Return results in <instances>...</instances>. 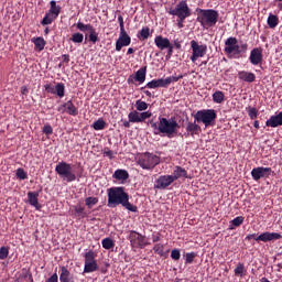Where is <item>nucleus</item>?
I'll return each instance as SVG.
<instances>
[{
    "mask_svg": "<svg viewBox=\"0 0 282 282\" xmlns=\"http://www.w3.org/2000/svg\"><path fill=\"white\" fill-rule=\"evenodd\" d=\"M267 24L269 28L274 29L279 24V17L270 13L267 19Z\"/></svg>",
    "mask_w": 282,
    "mask_h": 282,
    "instance_id": "nucleus-32",
    "label": "nucleus"
},
{
    "mask_svg": "<svg viewBox=\"0 0 282 282\" xmlns=\"http://www.w3.org/2000/svg\"><path fill=\"white\" fill-rule=\"evenodd\" d=\"M169 14L176 17V19H187L192 15V10L186 0H181L176 7L170 9Z\"/></svg>",
    "mask_w": 282,
    "mask_h": 282,
    "instance_id": "nucleus-7",
    "label": "nucleus"
},
{
    "mask_svg": "<svg viewBox=\"0 0 282 282\" xmlns=\"http://www.w3.org/2000/svg\"><path fill=\"white\" fill-rule=\"evenodd\" d=\"M128 118H129V122H141L140 112H138L137 110L131 111L128 115Z\"/></svg>",
    "mask_w": 282,
    "mask_h": 282,
    "instance_id": "nucleus-38",
    "label": "nucleus"
},
{
    "mask_svg": "<svg viewBox=\"0 0 282 282\" xmlns=\"http://www.w3.org/2000/svg\"><path fill=\"white\" fill-rule=\"evenodd\" d=\"M243 223H245V217L238 216V217L231 219V223H229V224H231V226H234V227H240L241 225H243Z\"/></svg>",
    "mask_w": 282,
    "mask_h": 282,
    "instance_id": "nucleus-44",
    "label": "nucleus"
},
{
    "mask_svg": "<svg viewBox=\"0 0 282 282\" xmlns=\"http://www.w3.org/2000/svg\"><path fill=\"white\" fill-rule=\"evenodd\" d=\"M248 51V44H238L237 37H229L227 41H225V53L227 54H234V55H239L242 52Z\"/></svg>",
    "mask_w": 282,
    "mask_h": 282,
    "instance_id": "nucleus-5",
    "label": "nucleus"
},
{
    "mask_svg": "<svg viewBox=\"0 0 282 282\" xmlns=\"http://www.w3.org/2000/svg\"><path fill=\"white\" fill-rule=\"evenodd\" d=\"M272 174L271 167L258 166L251 170L250 175L254 182H259L262 178H269Z\"/></svg>",
    "mask_w": 282,
    "mask_h": 282,
    "instance_id": "nucleus-11",
    "label": "nucleus"
},
{
    "mask_svg": "<svg viewBox=\"0 0 282 282\" xmlns=\"http://www.w3.org/2000/svg\"><path fill=\"white\" fill-rule=\"evenodd\" d=\"M9 256V248L8 247H1L0 248V260H6Z\"/></svg>",
    "mask_w": 282,
    "mask_h": 282,
    "instance_id": "nucleus-52",
    "label": "nucleus"
},
{
    "mask_svg": "<svg viewBox=\"0 0 282 282\" xmlns=\"http://www.w3.org/2000/svg\"><path fill=\"white\" fill-rule=\"evenodd\" d=\"M160 163V158L152 153H145L139 159V165L143 170H153Z\"/></svg>",
    "mask_w": 282,
    "mask_h": 282,
    "instance_id": "nucleus-8",
    "label": "nucleus"
},
{
    "mask_svg": "<svg viewBox=\"0 0 282 282\" xmlns=\"http://www.w3.org/2000/svg\"><path fill=\"white\" fill-rule=\"evenodd\" d=\"M196 257L197 253L194 251L185 253V264H193Z\"/></svg>",
    "mask_w": 282,
    "mask_h": 282,
    "instance_id": "nucleus-40",
    "label": "nucleus"
},
{
    "mask_svg": "<svg viewBox=\"0 0 282 282\" xmlns=\"http://www.w3.org/2000/svg\"><path fill=\"white\" fill-rule=\"evenodd\" d=\"M169 51H167V55H166V59H170L171 57H172V55H173V45L172 44H170V46L169 47H166Z\"/></svg>",
    "mask_w": 282,
    "mask_h": 282,
    "instance_id": "nucleus-60",
    "label": "nucleus"
},
{
    "mask_svg": "<svg viewBox=\"0 0 282 282\" xmlns=\"http://www.w3.org/2000/svg\"><path fill=\"white\" fill-rule=\"evenodd\" d=\"M99 199L97 197H87L85 200L86 206L90 209L98 204Z\"/></svg>",
    "mask_w": 282,
    "mask_h": 282,
    "instance_id": "nucleus-43",
    "label": "nucleus"
},
{
    "mask_svg": "<svg viewBox=\"0 0 282 282\" xmlns=\"http://www.w3.org/2000/svg\"><path fill=\"white\" fill-rule=\"evenodd\" d=\"M145 87L151 88V89L158 88V87L166 88L167 85H166L165 78H159V79H153V80L149 82Z\"/></svg>",
    "mask_w": 282,
    "mask_h": 282,
    "instance_id": "nucleus-23",
    "label": "nucleus"
},
{
    "mask_svg": "<svg viewBox=\"0 0 282 282\" xmlns=\"http://www.w3.org/2000/svg\"><path fill=\"white\" fill-rule=\"evenodd\" d=\"M118 21H119V24H120V31H126V30H124L123 17H122V15H119V17H118Z\"/></svg>",
    "mask_w": 282,
    "mask_h": 282,
    "instance_id": "nucleus-58",
    "label": "nucleus"
},
{
    "mask_svg": "<svg viewBox=\"0 0 282 282\" xmlns=\"http://www.w3.org/2000/svg\"><path fill=\"white\" fill-rule=\"evenodd\" d=\"M104 155H107V158L113 160V152L109 148H105Z\"/></svg>",
    "mask_w": 282,
    "mask_h": 282,
    "instance_id": "nucleus-56",
    "label": "nucleus"
},
{
    "mask_svg": "<svg viewBox=\"0 0 282 282\" xmlns=\"http://www.w3.org/2000/svg\"><path fill=\"white\" fill-rule=\"evenodd\" d=\"M174 183L172 175H161L156 178L154 188L159 191L167 189Z\"/></svg>",
    "mask_w": 282,
    "mask_h": 282,
    "instance_id": "nucleus-13",
    "label": "nucleus"
},
{
    "mask_svg": "<svg viewBox=\"0 0 282 282\" xmlns=\"http://www.w3.org/2000/svg\"><path fill=\"white\" fill-rule=\"evenodd\" d=\"M129 240L131 242L132 248L144 249L145 247L150 246L147 236H143L135 230L130 231Z\"/></svg>",
    "mask_w": 282,
    "mask_h": 282,
    "instance_id": "nucleus-9",
    "label": "nucleus"
},
{
    "mask_svg": "<svg viewBox=\"0 0 282 282\" xmlns=\"http://www.w3.org/2000/svg\"><path fill=\"white\" fill-rule=\"evenodd\" d=\"M76 26L82 32H86V31L89 32V35H88L89 41L93 42L94 44L99 41L98 33L91 24L89 23L85 24L83 22H78Z\"/></svg>",
    "mask_w": 282,
    "mask_h": 282,
    "instance_id": "nucleus-12",
    "label": "nucleus"
},
{
    "mask_svg": "<svg viewBox=\"0 0 282 282\" xmlns=\"http://www.w3.org/2000/svg\"><path fill=\"white\" fill-rule=\"evenodd\" d=\"M282 239V235L279 232H262L259 236L254 238V241L257 242H270V241H276Z\"/></svg>",
    "mask_w": 282,
    "mask_h": 282,
    "instance_id": "nucleus-14",
    "label": "nucleus"
},
{
    "mask_svg": "<svg viewBox=\"0 0 282 282\" xmlns=\"http://www.w3.org/2000/svg\"><path fill=\"white\" fill-rule=\"evenodd\" d=\"M55 94L59 97V98H64L65 96V85L63 83H57L55 86Z\"/></svg>",
    "mask_w": 282,
    "mask_h": 282,
    "instance_id": "nucleus-35",
    "label": "nucleus"
},
{
    "mask_svg": "<svg viewBox=\"0 0 282 282\" xmlns=\"http://www.w3.org/2000/svg\"><path fill=\"white\" fill-rule=\"evenodd\" d=\"M196 122V120H194V122H187V127H185V131H187V134L192 138L202 133V128Z\"/></svg>",
    "mask_w": 282,
    "mask_h": 282,
    "instance_id": "nucleus-19",
    "label": "nucleus"
},
{
    "mask_svg": "<svg viewBox=\"0 0 282 282\" xmlns=\"http://www.w3.org/2000/svg\"><path fill=\"white\" fill-rule=\"evenodd\" d=\"M154 43L161 51L166 50L171 45V41L167 37H163L161 35L155 37Z\"/></svg>",
    "mask_w": 282,
    "mask_h": 282,
    "instance_id": "nucleus-20",
    "label": "nucleus"
},
{
    "mask_svg": "<svg viewBox=\"0 0 282 282\" xmlns=\"http://www.w3.org/2000/svg\"><path fill=\"white\" fill-rule=\"evenodd\" d=\"M216 118H217V113L215 109L198 110L194 115V120L196 122H204L205 127H210V124L215 122Z\"/></svg>",
    "mask_w": 282,
    "mask_h": 282,
    "instance_id": "nucleus-6",
    "label": "nucleus"
},
{
    "mask_svg": "<svg viewBox=\"0 0 282 282\" xmlns=\"http://www.w3.org/2000/svg\"><path fill=\"white\" fill-rule=\"evenodd\" d=\"M153 251L160 257H165L164 245L162 243L154 245Z\"/></svg>",
    "mask_w": 282,
    "mask_h": 282,
    "instance_id": "nucleus-41",
    "label": "nucleus"
},
{
    "mask_svg": "<svg viewBox=\"0 0 282 282\" xmlns=\"http://www.w3.org/2000/svg\"><path fill=\"white\" fill-rule=\"evenodd\" d=\"M147 78V66L140 68L135 74V80L140 84L144 83Z\"/></svg>",
    "mask_w": 282,
    "mask_h": 282,
    "instance_id": "nucleus-30",
    "label": "nucleus"
},
{
    "mask_svg": "<svg viewBox=\"0 0 282 282\" xmlns=\"http://www.w3.org/2000/svg\"><path fill=\"white\" fill-rule=\"evenodd\" d=\"M55 172L66 183H74L77 180V175L74 172L72 164L67 162H58Z\"/></svg>",
    "mask_w": 282,
    "mask_h": 282,
    "instance_id": "nucleus-4",
    "label": "nucleus"
},
{
    "mask_svg": "<svg viewBox=\"0 0 282 282\" xmlns=\"http://www.w3.org/2000/svg\"><path fill=\"white\" fill-rule=\"evenodd\" d=\"M186 19L184 18H176V25H178V29H182L184 26V22Z\"/></svg>",
    "mask_w": 282,
    "mask_h": 282,
    "instance_id": "nucleus-57",
    "label": "nucleus"
},
{
    "mask_svg": "<svg viewBox=\"0 0 282 282\" xmlns=\"http://www.w3.org/2000/svg\"><path fill=\"white\" fill-rule=\"evenodd\" d=\"M98 270L97 262H85L84 273H94Z\"/></svg>",
    "mask_w": 282,
    "mask_h": 282,
    "instance_id": "nucleus-33",
    "label": "nucleus"
},
{
    "mask_svg": "<svg viewBox=\"0 0 282 282\" xmlns=\"http://www.w3.org/2000/svg\"><path fill=\"white\" fill-rule=\"evenodd\" d=\"M17 178L20 181H25L28 180V174L23 169H18L17 171Z\"/></svg>",
    "mask_w": 282,
    "mask_h": 282,
    "instance_id": "nucleus-49",
    "label": "nucleus"
},
{
    "mask_svg": "<svg viewBox=\"0 0 282 282\" xmlns=\"http://www.w3.org/2000/svg\"><path fill=\"white\" fill-rule=\"evenodd\" d=\"M152 240L154 243L160 242V240H161L160 235H153Z\"/></svg>",
    "mask_w": 282,
    "mask_h": 282,
    "instance_id": "nucleus-63",
    "label": "nucleus"
},
{
    "mask_svg": "<svg viewBox=\"0 0 282 282\" xmlns=\"http://www.w3.org/2000/svg\"><path fill=\"white\" fill-rule=\"evenodd\" d=\"M102 248L106 250H111L115 247V242L111 238H105L102 239Z\"/></svg>",
    "mask_w": 282,
    "mask_h": 282,
    "instance_id": "nucleus-39",
    "label": "nucleus"
},
{
    "mask_svg": "<svg viewBox=\"0 0 282 282\" xmlns=\"http://www.w3.org/2000/svg\"><path fill=\"white\" fill-rule=\"evenodd\" d=\"M65 107L68 116H78V109L74 106L72 100L65 102Z\"/></svg>",
    "mask_w": 282,
    "mask_h": 282,
    "instance_id": "nucleus-27",
    "label": "nucleus"
},
{
    "mask_svg": "<svg viewBox=\"0 0 282 282\" xmlns=\"http://www.w3.org/2000/svg\"><path fill=\"white\" fill-rule=\"evenodd\" d=\"M212 100H214L216 105H221L225 100V94L221 90H217L212 95Z\"/></svg>",
    "mask_w": 282,
    "mask_h": 282,
    "instance_id": "nucleus-29",
    "label": "nucleus"
},
{
    "mask_svg": "<svg viewBox=\"0 0 282 282\" xmlns=\"http://www.w3.org/2000/svg\"><path fill=\"white\" fill-rule=\"evenodd\" d=\"M46 282H58V275L57 273H54L52 276H50Z\"/></svg>",
    "mask_w": 282,
    "mask_h": 282,
    "instance_id": "nucleus-59",
    "label": "nucleus"
},
{
    "mask_svg": "<svg viewBox=\"0 0 282 282\" xmlns=\"http://www.w3.org/2000/svg\"><path fill=\"white\" fill-rule=\"evenodd\" d=\"M29 203L32 207H34L36 210H40V204H39V193L36 192H29L28 193Z\"/></svg>",
    "mask_w": 282,
    "mask_h": 282,
    "instance_id": "nucleus-22",
    "label": "nucleus"
},
{
    "mask_svg": "<svg viewBox=\"0 0 282 282\" xmlns=\"http://www.w3.org/2000/svg\"><path fill=\"white\" fill-rule=\"evenodd\" d=\"M69 61H70L69 55L68 54H64L63 55V62L68 63Z\"/></svg>",
    "mask_w": 282,
    "mask_h": 282,
    "instance_id": "nucleus-64",
    "label": "nucleus"
},
{
    "mask_svg": "<svg viewBox=\"0 0 282 282\" xmlns=\"http://www.w3.org/2000/svg\"><path fill=\"white\" fill-rule=\"evenodd\" d=\"M72 214L74 216H76V218L78 219H84L86 218V213H85V208L82 206H74V209L72 210Z\"/></svg>",
    "mask_w": 282,
    "mask_h": 282,
    "instance_id": "nucleus-28",
    "label": "nucleus"
},
{
    "mask_svg": "<svg viewBox=\"0 0 282 282\" xmlns=\"http://www.w3.org/2000/svg\"><path fill=\"white\" fill-rule=\"evenodd\" d=\"M189 45L192 46V57H189V59H192L194 63L199 57H204L206 55L208 48L206 44L200 45L197 41L192 40Z\"/></svg>",
    "mask_w": 282,
    "mask_h": 282,
    "instance_id": "nucleus-10",
    "label": "nucleus"
},
{
    "mask_svg": "<svg viewBox=\"0 0 282 282\" xmlns=\"http://www.w3.org/2000/svg\"><path fill=\"white\" fill-rule=\"evenodd\" d=\"M151 36V33H150V28L145 26L143 28L139 34H138V37L142 41L144 40H148L149 37Z\"/></svg>",
    "mask_w": 282,
    "mask_h": 282,
    "instance_id": "nucleus-36",
    "label": "nucleus"
},
{
    "mask_svg": "<svg viewBox=\"0 0 282 282\" xmlns=\"http://www.w3.org/2000/svg\"><path fill=\"white\" fill-rule=\"evenodd\" d=\"M265 127H271L272 129H275L276 127H282V111L279 112L276 116H271L265 121Z\"/></svg>",
    "mask_w": 282,
    "mask_h": 282,
    "instance_id": "nucleus-18",
    "label": "nucleus"
},
{
    "mask_svg": "<svg viewBox=\"0 0 282 282\" xmlns=\"http://www.w3.org/2000/svg\"><path fill=\"white\" fill-rule=\"evenodd\" d=\"M248 117L250 118V120H256L258 118V109L257 108H252L249 107L247 110Z\"/></svg>",
    "mask_w": 282,
    "mask_h": 282,
    "instance_id": "nucleus-46",
    "label": "nucleus"
},
{
    "mask_svg": "<svg viewBox=\"0 0 282 282\" xmlns=\"http://www.w3.org/2000/svg\"><path fill=\"white\" fill-rule=\"evenodd\" d=\"M56 20L55 18H53L52 15H50V13H46L45 17L43 18L41 24L42 25H48L52 24V22Z\"/></svg>",
    "mask_w": 282,
    "mask_h": 282,
    "instance_id": "nucleus-48",
    "label": "nucleus"
},
{
    "mask_svg": "<svg viewBox=\"0 0 282 282\" xmlns=\"http://www.w3.org/2000/svg\"><path fill=\"white\" fill-rule=\"evenodd\" d=\"M183 77H184L183 75H178V76H170V77L164 78V79H165L166 87H167L169 85H171L172 83L178 82V80L182 79Z\"/></svg>",
    "mask_w": 282,
    "mask_h": 282,
    "instance_id": "nucleus-47",
    "label": "nucleus"
},
{
    "mask_svg": "<svg viewBox=\"0 0 282 282\" xmlns=\"http://www.w3.org/2000/svg\"><path fill=\"white\" fill-rule=\"evenodd\" d=\"M149 105L145 101L137 100L135 101V109L137 111H147Z\"/></svg>",
    "mask_w": 282,
    "mask_h": 282,
    "instance_id": "nucleus-42",
    "label": "nucleus"
},
{
    "mask_svg": "<svg viewBox=\"0 0 282 282\" xmlns=\"http://www.w3.org/2000/svg\"><path fill=\"white\" fill-rule=\"evenodd\" d=\"M170 258L174 261H180L181 259V251L180 249H172V253L170 254Z\"/></svg>",
    "mask_w": 282,
    "mask_h": 282,
    "instance_id": "nucleus-51",
    "label": "nucleus"
},
{
    "mask_svg": "<svg viewBox=\"0 0 282 282\" xmlns=\"http://www.w3.org/2000/svg\"><path fill=\"white\" fill-rule=\"evenodd\" d=\"M188 180V173L182 166H174V172H172V181L176 182L178 180Z\"/></svg>",
    "mask_w": 282,
    "mask_h": 282,
    "instance_id": "nucleus-17",
    "label": "nucleus"
},
{
    "mask_svg": "<svg viewBox=\"0 0 282 282\" xmlns=\"http://www.w3.org/2000/svg\"><path fill=\"white\" fill-rule=\"evenodd\" d=\"M57 111H59V113H65V111H66V106H65V104L58 106V107H57Z\"/></svg>",
    "mask_w": 282,
    "mask_h": 282,
    "instance_id": "nucleus-61",
    "label": "nucleus"
},
{
    "mask_svg": "<svg viewBox=\"0 0 282 282\" xmlns=\"http://www.w3.org/2000/svg\"><path fill=\"white\" fill-rule=\"evenodd\" d=\"M45 90L47 94H56V86L54 87L53 85H45Z\"/></svg>",
    "mask_w": 282,
    "mask_h": 282,
    "instance_id": "nucleus-55",
    "label": "nucleus"
},
{
    "mask_svg": "<svg viewBox=\"0 0 282 282\" xmlns=\"http://www.w3.org/2000/svg\"><path fill=\"white\" fill-rule=\"evenodd\" d=\"M106 124L107 123L104 119H98L97 121L94 122L93 129H95V131H102V129H105Z\"/></svg>",
    "mask_w": 282,
    "mask_h": 282,
    "instance_id": "nucleus-37",
    "label": "nucleus"
},
{
    "mask_svg": "<svg viewBox=\"0 0 282 282\" xmlns=\"http://www.w3.org/2000/svg\"><path fill=\"white\" fill-rule=\"evenodd\" d=\"M249 62L252 65H259L263 62V50L261 47H254L250 51Z\"/></svg>",
    "mask_w": 282,
    "mask_h": 282,
    "instance_id": "nucleus-15",
    "label": "nucleus"
},
{
    "mask_svg": "<svg viewBox=\"0 0 282 282\" xmlns=\"http://www.w3.org/2000/svg\"><path fill=\"white\" fill-rule=\"evenodd\" d=\"M130 44H131L130 35L127 33L126 30H121L119 39H118V41L116 43V50L118 52H120L123 46H129Z\"/></svg>",
    "mask_w": 282,
    "mask_h": 282,
    "instance_id": "nucleus-16",
    "label": "nucleus"
},
{
    "mask_svg": "<svg viewBox=\"0 0 282 282\" xmlns=\"http://www.w3.org/2000/svg\"><path fill=\"white\" fill-rule=\"evenodd\" d=\"M198 17L196 21L200 23V26L208 29L215 26L218 22L219 12L214 9H196Z\"/></svg>",
    "mask_w": 282,
    "mask_h": 282,
    "instance_id": "nucleus-3",
    "label": "nucleus"
},
{
    "mask_svg": "<svg viewBox=\"0 0 282 282\" xmlns=\"http://www.w3.org/2000/svg\"><path fill=\"white\" fill-rule=\"evenodd\" d=\"M149 123L151 124L153 131H155L156 134L163 133L164 135H167V138H174V135H176L178 129L181 128L178 122L173 117L170 119L165 117H160L159 123L154 119H151Z\"/></svg>",
    "mask_w": 282,
    "mask_h": 282,
    "instance_id": "nucleus-2",
    "label": "nucleus"
},
{
    "mask_svg": "<svg viewBox=\"0 0 282 282\" xmlns=\"http://www.w3.org/2000/svg\"><path fill=\"white\" fill-rule=\"evenodd\" d=\"M43 133L45 134V135H52V133H53V128H52V126L51 124H45L44 126V128H43Z\"/></svg>",
    "mask_w": 282,
    "mask_h": 282,
    "instance_id": "nucleus-54",
    "label": "nucleus"
},
{
    "mask_svg": "<svg viewBox=\"0 0 282 282\" xmlns=\"http://www.w3.org/2000/svg\"><path fill=\"white\" fill-rule=\"evenodd\" d=\"M21 94H22L23 96H28L29 89H28L26 86H22V87H21Z\"/></svg>",
    "mask_w": 282,
    "mask_h": 282,
    "instance_id": "nucleus-62",
    "label": "nucleus"
},
{
    "mask_svg": "<svg viewBox=\"0 0 282 282\" xmlns=\"http://www.w3.org/2000/svg\"><path fill=\"white\" fill-rule=\"evenodd\" d=\"M120 205L131 213H138V207L129 202V194L124 187L108 188V207L116 208Z\"/></svg>",
    "mask_w": 282,
    "mask_h": 282,
    "instance_id": "nucleus-1",
    "label": "nucleus"
},
{
    "mask_svg": "<svg viewBox=\"0 0 282 282\" xmlns=\"http://www.w3.org/2000/svg\"><path fill=\"white\" fill-rule=\"evenodd\" d=\"M112 177L117 181H127L129 178V173L126 170H117Z\"/></svg>",
    "mask_w": 282,
    "mask_h": 282,
    "instance_id": "nucleus-26",
    "label": "nucleus"
},
{
    "mask_svg": "<svg viewBox=\"0 0 282 282\" xmlns=\"http://www.w3.org/2000/svg\"><path fill=\"white\" fill-rule=\"evenodd\" d=\"M238 78L247 83H253L256 80V75L251 72L240 70L238 72Z\"/></svg>",
    "mask_w": 282,
    "mask_h": 282,
    "instance_id": "nucleus-21",
    "label": "nucleus"
},
{
    "mask_svg": "<svg viewBox=\"0 0 282 282\" xmlns=\"http://www.w3.org/2000/svg\"><path fill=\"white\" fill-rule=\"evenodd\" d=\"M149 118H152V112L144 111L140 113V122H144V120H148Z\"/></svg>",
    "mask_w": 282,
    "mask_h": 282,
    "instance_id": "nucleus-53",
    "label": "nucleus"
},
{
    "mask_svg": "<svg viewBox=\"0 0 282 282\" xmlns=\"http://www.w3.org/2000/svg\"><path fill=\"white\" fill-rule=\"evenodd\" d=\"M31 41L34 43L36 50H39V51L44 50L46 42L43 37H41V36L33 37Z\"/></svg>",
    "mask_w": 282,
    "mask_h": 282,
    "instance_id": "nucleus-31",
    "label": "nucleus"
},
{
    "mask_svg": "<svg viewBox=\"0 0 282 282\" xmlns=\"http://www.w3.org/2000/svg\"><path fill=\"white\" fill-rule=\"evenodd\" d=\"M97 254L95 251L89 250L88 252L85 253V263H94L96 261Z\"/></svg>",
    "mask_w": 282,
    "mask_h": 282,
    "instance_id": "nucleus-34",
    "label": "nucleus"
},
{
    "mask_svg": "<svg viewBox=\"0 0 282 282\" xmlns=\"http://www.w3.org/2000/svg\"><path fill=\"white\" fill-rule=\"evenodd\" d=\"M234 273L237 276H243V273H245V265H243V263H238V267H236V270H234Z\"/></svg>",
    "mask_w": 282,
    "mask_h": 282,
    "instance_id": "nucleus-50",
    "label": "nucleus"
},
{
    "mask_svg": "<svg viewBox=\"0 0 282 282\" xmlns=\"http://www.w3.org/2000/svg\"><path fill=\"white\" fill-rule=\"evenodd\" d=\"M62 8L56 4V1L52 0L51 1V9L47 12V14L52 15L53 18L57 19V17L61 13Z\"/></svg>",
    "mask_w": 282,
    "mask_h": 282,
    "instance_id": "nucleus-24",
    "label": "nucleus"
},
{
    "mask_svg": "<svg viewBox=\"0 0 282 282\" xmlns=\"http://www.w3.org/2000/svg\"><path fill=\"white\" fill-rule=\"evenodd\" d=\"M61 282H74L72 279L70 272L66 267H62V273L59 275Z\"/></svg>",
    "mask_w": 282,
    "mask_h": 282,
    "instance_id": "nucleus-25",
    "label": "nucleus"
},
{
    "mask_svg": "<svg viewBox=\"0 0 282 282\" xmlns=\"http://www.w3.org/2000/svg\"><path fill=\"white\" fill-rule=\"evenodd\" d=\"M70 41H73L74 43L80 44V43H83V41H84V34H82V33H79V32L74 33V34L72 35V37H70Z\"/></svg>",
    "mask_w": 282,
    "mask_h": 282,
    "instance_id": "nucleus-45",
    "label": "nucleus"
}]
</instances>
